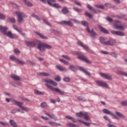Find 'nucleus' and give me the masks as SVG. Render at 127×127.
<instances>
[{
	"label": "nucleus",
	"mask_w": 127,
	"mask_h": 127,
	"mask_svg": "<svg viewBox=\"0 0 127 127\" xmlns=\"http://www.w3.org/2000/svg\"><path fill=\"white\" fill-rule=\"evenodd\" d=\"M8 27L6 26H2V25H0V30L1 33L3 35H6L7 37L10 38L11 39H16L18 37V36L16 34H12L11 31H8Z\"/></svg>",
	"instance_id": "obj_1"
},
{
	"label": "nucleus",
	"mask_w": 127,
	"mask_h": 127,
	"mask_svg": "<svg viewBox=\"0 0 127 127\" xmlns=\"http://www.w3.org/2000/svg\"><path fill=\"white\" fill-rule=\"evenodd\" d=\"M71 54L72 55H77V58L79 59V60H81L83 61V62L87 63V64H92V62L89 60L87 56L84 55L82 53L77 51H72L71 52Z\"/></svg>",
	"instance_id": "obj_2"
},
{
	"label": "nucleus",
	"mask_w": 127,
	"mask_h": 127,
	"mask_svg": "<svg viewBox=\"0 0 127 127\" xmlns=\"http://www.w3.org/2000/svg\"><path fill=\"white\" fill-rule=\"evenodd\" d=\"M81 24L83 26H85V27H87L86 30L88 32V33H90V34L91 35L92 38H94V37L97 36V33H96V32L94 30V29H91V30H90V28L89 26H88V22L86 21H82L81 22Z\"/></svg>",
	"instance_id": "obj_3"
},
{
	"label": "nucleus",
	"mask_w": 127,
	"mask_h": 127,
	"mask_svg": "<svg viewBox=\"0 0 127 127\" xmlns=\"http://www.w3.org/2000/svg\"><path fill=\"white\" fill-rule=\"evenodd\" d=\"M38 49L41 51V52H44L45 49H52V46L47 44L43 42H40L37 46Z\"/></svg>",
	"instance_id": "obj_4"
},
{
	"label": "nucleus",
	"mask_w": 127,
	"mask_h": 127,
	"mask_svg": "<svg viewBox=\"0 0 127 127\" xmlns=\"http://www.w3.org/2000/svg\"><path fill=\"white\" fill-rule=\"evenodd\" d=\"M15 13L17 14V22L18 23H20V24H21L22 23V21H23V17H27V16H26L24 14V13L21 12V11H15Z\"/></svg>",
	"instance_id": "obj_5"
},
{
	"label": "nucleus",
	"mask_w": 127,
	"mask_h": 127,
	"mask_svg": "<svg viewBox=\"0 0 127 127\" xmlns=\"http://www.w3.org/2000/svg\"><path fill=\"white\" fill-rule=\"evenodd\" d=\"M45 85L50 89L51 91H53V92H57L59 94H60V95H65V92L64 91H62V90L59 89V88H54V87L48 85V84H46Z\"/></svg>",
	"instance_id": "obj_6"
},
{
	"label": "nucleus",
	"mask_w": 127,
	"mask_h": 127,
	"mask_svg": "<svg viewBox=\"0 0 127 127\" xmlns=\"http://www.w3.org/2000/svg\"><path fill=\"white\" fill-rule=\"evenodd\" d=\"M59 23L62 25H67L68 26H70L71 27H73V26H74V25L70 21H62L59 22Z\"/></svg>",
	"instance_id": "obj_7"
},
{
	"label": "nucleus",
	"mask_w": 127,
	"mask_h": 127,
	"mask_svg": "<svg viewBox=\"0 0 127 127\" xmlns=\"http://www.w3.org/2000/svg\"><path fill=\"white\" fill-rule=\"evenodd\" d=\"M96 83L99 87H104L105 88H108V87H109V85L107 84V83L105 82V81L97 80L96 81Z\"/></svg>",
	"instance_id": "obj_8"
},
{
	"label": "nucleus",
	"mask_w": 127,
	"mask_h": 127,
	"mask_svg": "<svg viewBox=\"0 0 127 127\" xmlns=\"http://www.w3.org/2000/svg\"><path fill=\"white\" fill-rule=\"evenodd\" d=\"M99 75H100L101 77H102V78H104V79H106V80H109V81H112L113 79L112 76H110L109 74L103 72H99Z\"/></svg>",
	"instance_id": "obj_9"
},
{
	"label": "nucleus",
	"mask_w": 127,
	"mask_h": 127,
	"mask_svg": "<svg viewBox=\"0 0 127 127\" xmlns=\"http://www.w3.org/2000/svg\"><path fill=\"white\" fill-rule=\"evenodd\" d=\"M87 7L88 8V9H89V10H91V11L92 12H94L95 14L98 13V12H99V13L102 12V11H101L100 10H98L96 9H94L92 6H91V5H90V4H87Z\"/></svg>",
	"instance_id": "obj_10"
},
{
	"label": "nucleus",
	"mask_w": 127,
	"mask_h": 127,
	"mask_svg": "<svg viewBox=\"0 0 127 127\" xmlns=\"http://www.w3.org/2000/svg\"><path fill=\"white\" fill-rule=\"evenodd\" d=\"M77 45H78V46L82 47V48H84V49H85V50H86L87 51H89L90 50V48H89V47L86 46L85 45H84V43L80 41L77 42Z\"/></svg>",
	"instance_id": "obj_11"
},
{
	"label": "nucleus",
	"mask_w": 127,
	"mask_h": 127,
	"mask_svg": "<svg viewBox=\"0 0 127 127\" xmlns=\"http://www.w3.org/2000/svg\"><path fill=\"white\" fill-rule=\"evenodd\" d=\"M116 44V40L113 38H110L106 43V46L109 45L110 46H113Z\"/></svg>",
	"instance_id": "obj_12"
},
{
	"label": "nucleus",
	"mask_w": 127,
	"mask_h": 127,
	"mask_svg": "<svg viewBox=\"0 0 127 127\" xmlns=\"http://www.w3.org/2000/svg\"><path fill=\"white\" fill-rule=\"evenodd\" d=\"M111 33L114 35H118V36H125V33L120 31L112 30Z\"/></svg>",
	"instance_id": "obj_13"
},
{
	"label": "nucleus",
	"mask_w": 127,
	"mask_h": 127,
	"mask_svg": "<svg viewBox=\"0 0 127 127\" xmlns=\"http://www.w3.org/2000/svg\"><path fill=\"white\" fill-rule=\"evenodd\" d=\"M26 45L29 47H35L36 46V42L35 41L26 42Z\"/></svg>",
	"instance_id": "obj_14"
},
{
	"label": "nucleus",
	"mask_w": 127,
	"mask_h": 127,
	"mask_svg": "<svg viewBox=\"0 0 127 127\" xmlns=\"http://www.w3.org/2000/svg\"><path fill=\"white\" fill-rule=\"evenodd\" d=\"M107 40H108V39L107 38H105L103 37H100L99 38V42L103 45L107 46Z\"/></svg>",
	"instance_id": "obj_15"
},
{
	"label": "nucleus",
	"mask_w": 127,
	"mask_h": 127,
	"mask_svg": "<svg viewBox=\"0 0 127 127\" xmlns=\"http://www.w3.org/2000/svg\"><path fill=\"white\" fill-rule=\"evenodd\" d=\"M45 82L46 83H49V84H51V85H53V86H58V83H57V82L51 79H46L45 80Z\"/></svg>",
	"instance_id": "obj_16"
},
{
	"label": "nucleus",
	"mask_w": 127,
	"mask_h": 127,
	"mask_svg": "<svg viewBox=\"0 0 127 127\" xmlns=\"http://www.w3.org/2000/svg\"><path fill=\"white\" fill-rule=\"evenodd\" d=\"M98 27L100 29V31H101V32H103V33H104L105 34H109L110 33L109 32V31L105 29V28L103 27L102 25H99L98 26Z\"/></svg>",
	"instance_id": "obj_17"
},
{
	"label": "nucleus",
	"mask_w": 127,
	"mask_h": 127,
	"mask_svg": "<svg viewBox=\"0 0 127 127\" xmlns=\"http://www.w3.org/2000/svg\"><path fill=\"white\" fill-rule=\"evenodd\" d=\"M79 70L80 71H82V72H83L85 74V75H87V76H91V73L90 72L88 71V70H86L85 68L82 67V66H79Z\"/></svg>",
	"instance_id": "obj_18"
},
{
	"label": "nucleus",
	"mask_w": 127,
	"mask_h": 127,
	"mask_svg": "<svg viewBox=\"0 0 127 127\" xmlns=\"http://www.w3.org/2000/svg\"><path fill=\"white\" fill-rule=\"evenodd\" d=\"M22 0V1H23L26 6H28V7L33 6V4H32V3H31V2H30V1L28 0Z\"/></svg>",
	"instance_id": "obj_19"
},
{
	"label": "nucleus",
	"mask_w": 127,
	"mask_h": 127,
	"mask_svg": "<svg viewBox=\"0 0 127 127\" xmlns=\"http://www.w3.org/2000/svg\"><path fill=\"white\" fill-rule=\"evenodd\" d=\"M114 25L116 29H119V30H122V31L125 30V27H124V26H122L121 25L115 23Z\"/></svg>",
	"instance_id": "obj_20"
},
{
	"label": "nucleus",
	"mask_w": 127,
	"mask_h": 127,
	"mask_svg": "<svg viewBox=\"0 0 127 127\" xmlns=\"http://www.w3.org/2000/svg\"><path fill=\"white\" fill-rule=\"evenodd\" d=\"M10 77L15 81H20V78L18 76V75H16V74H11L10 75Z\"/></svg>",
	"instance_id": "obj_21"
},
{
	"label": "nucleus",
	"mask_w": 127,
	"mask_h": 127,
	"mask_svg": "<svg viewBox=\"0 0 127 127\" xmlns=\"http://www.w3.org/2000/svg\"><path fill=\"white\" fill-rule=\"evenodd\" d=\"M11 101L15 103V104L16 105V106H18V107H19V108H21V107H22L21 106L23 105V103L21 102H18L15 100V99H11Z\"/></svg>",
	"instance_id": "obj_22"
},
{
	"label": "nucleus",
	"mask_w": 127,
	"mask_h": 127,
	"mask_svg": "<svg viewBox=\"0 0 127 127\" xmlns=\"http://www.w3.org/2000/svg\"><path fill=\"white\" fill-rule=\"evenodd\" d=\"M49 5H50V6H53V7H55V8H61V5L56 3L53 4L52 2L49 3Z\"/></svg>",
	"instance_id": "obj_23"
},
{
	"label": "nucleus",
	"mask_w": 127,
	"mask_h": 127,
	"mask_svg": "<svg viewBox=\"0 0 127 127\" xmlns=\"http://www.w3.org/2000/svg\"><path fill=\"white\" fill-rule=\"evenodd\" d=\"M35 33L38 36H39L40 38H41V39H48V38L47 37L45 36L42 34L38 32H35Z\"/></svg>",
	"instance_id": "obj_24"
},
{
	"label": "nucleus",
	"mask_w": 127,
	"mask_h": 127,
	"mask_svg": "<svg viewBox=\"0 0 127 127\" xmlns=\"http://www.w3.org/2000/svg\"><path fill=\"white\" fill-rule=\"evenodd\" d=\"M56 68L59 70V71H62V72H64V71H67V69H66V67H64L61 65H56Z\"/></svg>",
	"instance_id": "obj_25"
},
{
	"label": "nucleus",
	"mask_w": 127,
	"mask_h": 127,
	"mask_svg": "<svg viewBox=\"0 0 127 127\" xmlns=\"http://www.w3.org/2000/svg\"><path fill=\"white\" fill-rule=\"evenodd\" d=\"M40 1L43 2V3H46L47 2L48 4L51 3V2H56V0H40Z\"/></svg>",
	"instance_id": "obj_26"
},
{
	"label": "nucleus",
	"mask_w": 127,
	"mask_h": 127,
	"mask_svg": "<svg viewBox=\"0 0 127 127\" xmlns=\"http://www.w3.org/2000/svg\"><path fill=\"white\" fill-rule=\"evenodd\" d=\"M38 76H43L44 77H48L50 74L48 72H39L37 73Z\"/></svg>",
	"instance_id": "obj_27"
},
{
	"label": "nucleus",
	"mask_w": 127,
	"mask_h": 127,
	"mask_svg": "<svg viewBox=\"0 0 127 127\" xmlns=\"http://www.w3.org/2000/svg\"><path fill=\"white\" fill-rule=\"evenodd\" d=\"M69 69L71 70V71H72V72H77V67L76 66L71 64L69 66Z\"/></svg>",
	"instance_id": "obj_28"
},
{
	"label": "nucleus",
	"mask_w": 127,
	"mask_h": 127,
	"mask_svg": "<svg viewBox=\"0 0 127 127\" xmlns=\"http://www.w3.org/2000/svg\"><path fill=\"white\" fill-rule=\"evenodd\" d=\"M62 11L64 14H66V13H68L69 12V10H68L67 7L64 6L62 8Z\"/></svg>",
	"instance_id": "obj_29"
},
{
	"label": "nucleus",
	"mask_w": 127,
	"mask_h": 127,
	"mask_svg": "<svg viewBox=\"0 0 127 127\" xmlns=\"http://www.w3.org/2000/svg\"><path fill=\"white\" fill-rule=\"evenodd\" d=\"M32 17H34V18H36L37 20H39L40 21L41 20V17H40L39 16L37 15H35V13H33L31 14Z\"/></svg>",
	"instance_id": "obj_30"
},
{
	"label": "nucleus",
	"mask_w": 127,
	"mask_h": 127,
	"mask_svg": "<svg viewBox=\"0 0 127 127\" xmlns=\"http://www.w3.org/2000/svg\"><path fill=\"white\" fill-rule=\"evenodd\" d=\"M9 123L11 125V126H12V127H17V125H16V122H15V121L11 120L9 121Z\"/></svg>",
	"instance_id": "obj_31"
},
{
	"label": "nucleus",
	"mask_w": 127,
	"mask_h": 127,
	"mask_svg": "<svg viewBox=\"0 0 127 127\" xmlns=\"http://www.w3.org/2000/svg\"><path fill=\"white\" fill-rule=\"evenodd\" d=\"M83 117L85 121H90V117H89V115H88V113L87 112L84 113Z\"/></svg>",
	"instance_id": "obj_32"
},
{
	"label": "nucleus",
	"mask_w": 127,
	"mask_h": 127,
	"mask_svg": "<svg viewBox=\"0 0 127 127\" xmlns=\"http://www.w3.org/2000/svg\"><path fill=\"white\" fill-rule=\"evenodd\" d=\"M7 20L8 22H11V23H15V21H16L15 18H9Z\"/></svg>",
	"instance_id": "obj_33"
},
{
	"label": "nucleus",
	"mask_w": 127,
	"mask_h": 127,
	"mask_svg": "<svg viewBox=\"0 0 127 127\" xmlns=\"http://www.w3.org/2000/svg\"><path fill=\"white\" fill-rule=\"evenodd\" d=\"M85 114V113H83V112H80L79 113H77L76 114V117H78V118H82V117H84V115Z\"/></svg>",
	"instance_id": "obj_34"
},
{
	"label": "nucleus",
	"mask_w": 127,
	"mask_h": 127,
	"mask_svg": "<svg viewBox=\"0 0 127 127\" xmlns=\"http://www.w3.org/2000/svg\"><path fill=\"white\" fill-rule=\"evenodd\" d=\"M34 93L35 95H44V93L41 91H39L38 90L35 89L34 90Z\"/></svg>",
	"instance_id": "obj_35"
},
{
	"label": "nucleus",
	"mask_w": 127,
	"mask_h": 127,
	"mask_svg": "<svg viewBox=\"0 0 127 127\" xmlns=\"http://www.w3.org/2000/svg\"><path fill=\"white\" fill-rule=\"evenodd\" d=\"M117 74L118 75H123L124 76H125V77H127V73L123 71H119L117 72Z\"/></svg>",
	"instance_id": "obj_36"
},
{
	"label": "nucleus",
	"mask_w": 127,
	"mask_h": 127,
	"mask_svg": "<svg viewBox=\"0 0 127 127\" xmlns=\"http://www.w3.org/2000/svg\"><path fill=\"white\" fill-rule=\"evenodd\" d=\"M67 126L68 127H79V126L76 124H71V123H67Z\"/></svg>",
	"instance_id": "obj_37"
},
{
	"label": "nucleus",
	"mask_w": 127,
	"mask_h": 127,
	"mask_svg": "<svg viewBox=\"0 0 127 127\" xmlns=\"http://www.w3.org/2000/svg\"><path fill=\"white\" fill-rule=\"evenodd\" d=\"M95 6L97 7V8H101V9H105V6L101 4H95Z\"/></svg>",
	"instance_id": "obj_38"
},
{
	"label": "nucleus",
	"mask_w": 127,
	"mask_h": 127,
	"mask_svg": "<svg viewBox=\"0 0 127 127\" xmlns=\"http://www.w3.org/2000/svg\"><path fill=\"white\" fill-rule=\"evenodd\" d=\"M77 100H79V101H80L81 102H86V99L82 96H78L77 97Z\"/></svg>",
	"instance_id": "obj_39"
},
{
	"label": "nucleus",
	"mask_w": 127,
	"mask_h": 127,
	"mask_svg": "<svg viewBox=\"0 0 127 127\" xmlns=\"http://www.w3.org/2000/svg\"><path fill=\"white\" fill-rule=\"evenodd\" d=\"M14 53L16 55H19V54H20V51L18 49H15L14 50Z\"/></svg>",
	"instance_id": "obj_40"
},
{
	"label": "nucleus",
	"mask_w": 127,
	"mask_h": 127,
	"mask_svg": "<svg viewBox=\"0 0 127 127\" xmlns=\"http://www.w3.org/2000/svg\"><path fill=\"white\" fill-rule=\"evenodd\" d=\"M85 15L86 16H88L90 18H93V15L92 14L89 13L88 12H85Z\"/></svg>",
	"instance_id": "obj_41"
},
{
	"label": "nucleus",
	"mask_w": 127,
	"mask_h": 127,
	"mask_svg": "<svg viewBox=\"0 0 127 127\" xmlns=\"http://www.w3.org/2000/svg\"><path fill=\"white\" fill-rule=\"evenodd\" d=\"M10 59H11V60H14L15 61H16V62H17V60L18 59V58H17L16 57H15L14 56H11L9 57Z\"/></svg>",
	"instance_id": "obj_42"
},
{
	"label": "nucleus",
	"mask_w": 127,
	"mask_h": 127,
	"mask_svg": "<svg viewBox=\"0 0 127 127\" xmlns=\"http://www.w3.org/2000/svg\"><path fill=\"white\" fill-rule=\"evenodd\" d=\"M17 62H18V64H20V65H25V63L22 61H20L19 59H17Z\"/></svg>",
	"instance_id": "obj_43"
},
{
	"label": "nucleus",
	"mask_w": 127,
	"mask_h": 127,
	"mask_svg": "<svg viewBox=\"0 0 127 127\" xmlns=\"http://www.w3.org/2000/svg\"><path fill=\"white\" fill-rule=\"evenodd\" d=\"M73 10H74L75 11H76L77 12H80V11H82V10H81L80 9H79L77 7H73Z\"/></svg>",
	"instance_id": "obj_44"
},
{
	"label": "nucleus",
	"mask_w": 127,
	"mask_h": 127,
	"mask_svg": "<svg viewBox=\"0 0 127 127\" xmlns=\"http://www.w3.org/2000/svg\"><path fill=\"white\" fill-rule=\"evenodd\" d=\"M44 22L46 23L47 25H49V26H51V23H50L47 20H46V18H45L43 19Z\"/></svg>",
	"instance_id": "obj_45"
},
{
	"label": "nucleus",
	"mask_w": 127,
	"mask_h": 127,
	"mask_svg": "<svg viewBox=\"0 0 127 127\" xmlns=\"http://www.w3.org/2000/svg\"><path fill=\"white\" fill-rule=\"evenodd\" d=\"M55 81H57V82H60V81H61V77H60V76H57L55 78Z\"/></svg>",
	"instance_id": "obj_46"
},
{
	"label": "nucleus",
	"mask_w": 127,
	"mask_h": 127,
	"mask_svg": "<svg viewBox=\"0 0 127 127\" xmlns=\"http://www.w3.org/2000/svg\"><path fill=\"white\" fill-rule=\"evenodd\" d=\"M116 114L117 115V116H119V117H120V118H122V119H124V118H125V116H124V115L120 112H117Z\"/></svg>",
	"instance_id": "obj_47"
},
{
	"label": "nucleus",
	"mask_w": 127,
	"mask_h": 127,
	"mask_svg": "<svg viewBox=\"0 0 127 127\" xmlns=\"http://www.w3.org/2000/svg\"><path fill=\"white\" fill-rule=\"evenodd\" d=\"M46 115L47 116H48V117H50V118L51 119H55V116L54 115H53V114L50 115V114H49L48 113H46Z\"/></svg>",
	"instance_id": "obj_48"
},
{
	"label": "nucleus",
	"mask_w": 127,
	"mask_h": 127,
	"mask_svg": "<svg viewBox=\"0 0 127 127\" xmlns=\"http://www.w3.org/2000/svg\"><path fill=\"white\" fill-rule=\"evenodd\" d=\"M63 81L68 83V82H70V78L69 77H64L63 78Z\"/></svg>",
	"instance_id": "obj_49"
},
{
	"label": "nucleus",
	"mask_w": 127,
	"mask_h": 127,
	"mask_svg": "<svg viewBox=\"0 0 127 127\" xmlns=\"http://www.w3.org/2000/svg\"><path fill=\"white\" fill-rule=\"evenodd\" d=\"M0 19H5V15L0 13Z\"/></svg>",
	"instance_id": "obj_50"
},
{
	"label": "nucleus",
	"mask_w": 127,
	"mask_h": 127,
	"mask_svg": "<svg viewBox=\"0 0 127 127\" xmlns=\"http://www.w3.org/2000/svg\"><path fill=\"white\" fill-rule=\"evenodd\" d=\"M105 114H106L107 115H111L112 116V117H116V115L114 114V113H112L111 112H104Z\"/></svg>",
	"instance_id": "obj_51"
},
{
	"label": "nucleus",
	"mask_w": 127,
	"mask_h": 127,
	"mask_svg": "<svg viewBox=\"0 0 127 127\" xmlns=\"http://www.w3.org/2000/svg\"><path fill=\"white\" fill-rule=\"evenodd\" d=\"M121 104L123 107H126L127 106V101H122Z\"/></svg>",
	"instance_id": "obj_52"
},
{
	"label": "nucleus",
	"mask_w": 127,
	"mask_h": 127,
	"mask_svg": "<svg viewBox=\"0 0 127 127\" xmlns=\"http://www.w3.org/2000/svg\"><path fill=\"white\" fill-rule=\"evenodd\" d=\"M41 106L42 108H45V107H47V103L46 102H43L41 104Z\"/></svg>",
	"instance_id": "obj_53"
},
{
	"label": "nucleus",
	"mask_w": 127,
	"mask_h": 127,
	"mask_svg": "<svg viewBox=\"0 0 127 127\" xmlns=\"http://www.w3.org/2000/svg\"><path fill=\"white\" fill-rule=\"evenodd\" d=\"M111 56H113V57H115V58H117V57H118V54H117L115 52L111 53Z\"/></svg>",
	"instance_id": "obj_54"
},
{
	"label": "nucleus",
	"mask_w": 127,
	"mask_h": 127,
	"mask_svg": "<svg viewBox=\"0 0 127 127\" xmlns=\"http://www.w3.org/2000/svg\"><path fill=\"white\" fill-rule=\"evenodd\" d=\"M62 57L64 58V59H67V60H70V57H69L68 56L63 55Z\"/></svg>",
	"instance_id": "obj_55"
},
{
	"label": "nucleus",
	"mask_w": 127,
	"mask_h": 127,
	"mask_svg": "<svg viewBox=\"0 0 127 127\" xmlns=\"http://www.w3.org/2000/svg\"><path fill=\"white\" fill-rule=\"evenodd\" d=\"M20 108H21V110H23V111H25L26 112H27V111H28V108H27V107L21 106Z\"/></svg>",
	"instance_id": "obj_56"
},
{
	"label": "nucleus",
	"mask_w": 127,
	"mask_h": 127,
	"mask_svg": "<svg viewBox=\"0 0 127 127\" xmlns=\"http://www.w3.org/2000/svg\"><path fill=\"white\" fill-rule=\"evenodd\" d=\"M20 108H21V110H23V111H25L26 112H27V111H28V108H27V107L21 106Z\"/></svg>",
	"instance_id": "obj_57"
},
{
	"label": "nucleus",
	"mask_w": 127,
	"mask_h": 127,
	"mask_svg": "<svg viewBox=\"0 0 127 127\" xmlns=\"http://www.w3.org/2000/svg\"><path fill=\"white\" fill-rule=\"evenodd\" d=\"M83 125H84V126H86V127H90V126L92 125V123H88L87 122H84V123H83Z\"/></svg>",
	"instance_id": "obj_58"
},
{
	"label": "nucleus",
	"mask_w": 127,
	"mask_h": 127,
	"mask_svg": "<svg viewBox=\"0 0 127 127\" xmlns=\"http://www.w3.org/2000/svg\"><path fill=\"white\" fill-rule=\"evenodd\" d=\"M14 29L16 30V31H18V32H19L20 33H22V30L21 29H18V27L14 28Z\"/></svg>",
	"instance_id": "obj_59"
},
{
	"label": "nucleus",
	"mask_w": 127,
	"mask_h": 127,
	"mask_svg": "<svg viewBox=\"0 0 127 127\" xmlns=\"http://www.w3.org/2000/svg\"><path fill=\"white\" fill-rule=\"evenodd\" d=\"M107 20H108V21H109V22H113V21H114V20L113 19V18H111V17H108L107 18Z\"/></svg>",
	"instance_id": "obj_60"
},
{
	"label": "nucleus",
	"mask_w": 127,
	"mask_h": 127,
	"mask_svg": "<svg viewBox=\"0 0 127 127\" xmlns=\"http://www.w3.org/2000/svg\"><path fill=\"white\" fill-rule=\"evenodd\" d=\"M70 20H72V21H73V22H75V23H80V22H79V21H78L77 19H70Z\"/></svg>",
	"instance_id": "obj_61"
},
{
	"label": "nucleus",
	"mask_w": 127,
	"mask_h": 127,
	"mask_svg": "<svg viewBox=\"0 0 127 127\" xmlns=\"http://www.w3.org/2000/svg\"><path fill=\"white\" fill-rule=\"evenodd\" d=\"M49 125H50V126H52L53 127H54V126H56V123L53 122H49Z\"/></svg>",
	"instance_id": "obj_62"
},
{
	"label": "nucleus",
	"mask_w": 127,
	"mask_h": 127,
	"mask_svg": "<svg viewBox=\"0 0 127 127\" xmlns=\"http://www.w3.org/2000/svg\"><path fill=\"white\" fill-rule=\"evenodd\" d=\"M51 103L52 104H56V100L54 99H50Z\"/></svg>",
	"instance_id": "obj_63"
},
{
	"label": "nucleus",
	"mask_w": 127,
	"mask_h": 127,
	"mask_svg": "<svg viewBox=\"0 0 127 127\" xmlns=\"http://www.w3.org/2000/svg\"><path fill=\"white\" fill-rule=\"evenodd\" d=\"M115 2H116L117 4H120L121 3V0H114Z\"/></svg>",
	"instance_id": "obj_64"
}]
</instances>
